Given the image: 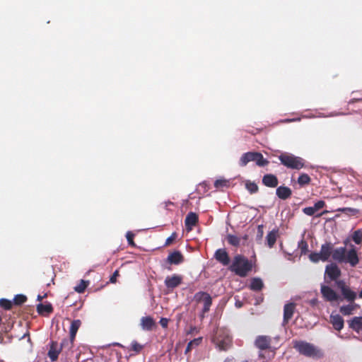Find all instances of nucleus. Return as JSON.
<instances>
[{
    "mask_svg": "<svg viewBox=\"0 0 362 362\" xmlns=\"http://www.w3.org/2000/svg\"><path fill=\"white\" fill-rule=\"evenodd\" d=\"M349 240H344V247H339L332 250V259L339 263L349 264L352 267H356L359 262V257L356 247L351 245L350 248L347 250L346 246L347 245Z\"/></svg>",
    "mask_w": 362,
    "mask_h": 362,
    "instance_id": "nucleus-1",
    "label": "nucleus"
},
{
    "mask_svg": "<svg viewBox=\"0 0 362 362\" xmlns=\"http://www.w3.org/2000/svg\"><path fill=\"white\" fill-rule=\"evenodd\" d=\"M293 348L304 356L320 359L324 357V351L318 346L303 340H295L293 341Z\"/></svg>",
    "mask_w": 362,
    "mask_h": 362,
    "instance_id": "nucleus-2",
    "label": "nucleus"
},
{
    "mask_svg": "<svg viewBox=\"0 0 362 362\" xmlns=\"http://www.w3.org/2000/svg\"><path fill=\"white\" fill-rule=\"evenodd\" d=\"M229 270L240 277H245L252 269V263L243 255H236L228 267Z\"/></svg>",
    "mask_w": 362,
    "mask_h": 362,
    "instance_id": "nucleus-3",
    "label": "nucleus"
},
{
    "mask_svg": "<svg viewBox=\"0 0 362 362\" xmlns=\"http://www.w3.org/2000/svg\"><path fill=\"white\" fill-rule=\"evenodd\" d=\"M278 158L281 163L288 168L300 170L304 167L303 159L292 153H282Z\"/></svg>",
    "mask_w": 362,
    "mask_h": 362,
    "instance_id": "nucleus-4",
    "label": "nucleus"
},
{
    "mask_svg": "<svg viewBox=\"0 0 362 362\" xmlns=\"http://www.w3.org/2000/svg\"><path fill=\"white\" fill-rule=\"evenodd\" d=\"M194 300L197 303H203V308L202 309V313L200 315V317L202 318H204L205 313L209 311L210 308L212 305L211 296L206 292L199 291L194 294Z\"/></svg>",
    "mask_w": 362,
    "mask_h": 362,
    "instance_id": "nucleus-5",
    "label": "nucleus"
},
{
    "mask_svg": "<svg viewBox=\"0 0 362 362\" xmlns=\"http://www.w3.org/2000/svg\"><path fill=\"white\" fill-rule=\"evenodd\" d=\"M341 272L339 267L335 263L327 264L325 267L324 279L325 281L328 282L331 281H339L338 279L341 276Z\"/></svg>",
    "mask_w": 362,
    "mask_h": 362,
    "instance_id": "nucleus-6",
    "label": "nucleus"
},
{
    "mask_svg": "<svg viewBox=\"0 0 362 362\" xmlns=\"http://www.w3.org/2000/svg\"><path fill=\"white\" fill-rule=\"evenodd\" d=\"M336 286L341 291L344 298L347 301L354 302L356 297L357 293L352 291L349 286H348L344 280H339L336 281Z\"/></svg>",
    "mask_w": 362,
    "mask_h": 362,
    "instance_id": "nucleus-7",
    "label": "nucleus"
},
{
    "mask_svg": "<svg viewBox=\"0 0 362 362\" xmlns=\"http://www.w3.org/2000/svg\"><path fill=\"white\" fill-rule=\"evenodd\" d=\"M320 291L323 298L327 301H337L339 298V296L329 286L322 284Z\"/></svg>",
    "mask_w": 362,
    "mask_h": 362,
    "instance_id": "nucleus-8",
    "label": "nucleus"
},
{
    "mask_svg": "<svg viewBox=\"0 0 362 362\" xmlns=\"http://www.w3.org/2000/svg\"><path fill=\"white\" fill-rule=\"evenodd\" d=\"M65 343H67L66 339H64L60 345L59 349H57V342L52 341L50 342V349L48 351L47 355L52 361H55L57 360L59 354L62 351V347L64 346Z\"/></svg>",
    "mask_w": 362,
    "mask_h": 362,
    "instance_id": "nucleus-9",
    "label": "nucleus"
},
{
    "mask_svg": "<svg viewBox=\"0 0 362 362\" xmlns=\"http://www.w3.org/2000/svg\"><path fill=\"white\" fill-rule=\"evenodd\" d=\"M272 338L266 335H259L255 341V345L260 350H266L270 348Z\"/></svg>",
    "mask_w": 362,
    "mask_h": 362,
    "instance_id": "nucleus-10",
    "label": "nucleus"
},
{
    "mask_svg": "<svg viewBox=\"0 0 362 362\" xmlns=\"http://www.w3.org/2000/svg\"><path fill=\"white\" fill-rule=\"evenodd\" d=\"M182 282V277L180 275L173 274L172 276H168L164 284L167 288L173 289L180 286Z\"/></svg>",
    "mask_w": 362,
    "mask_h": 362,
    "instance_id": "nucleus-11",
    "label": "nucleus"
},
{
    "mask_svg": "<svg viewBox=\"0 0 362 362\" xmlns=\"http://www.w3.org/2000/svg\"><path fill=\"white\" fill-rule=\"evenodd\" d=\"M214 258L223 266H227L230 262L228 253L224 248L216 250L214 253Z\"/></svg>",
    "mask_w": 362,
    "mask_h": 362,
    "instance_id": "nucleus-12",
    "label": "nucleus"
},
{
    "mask_svg": "<svg viewBox=\"0 0 362 362\" xmlns=\"http://www.w3.org/2000/svg\"><path fill=\"white\" fill-rule=\"evenodd\" d=\"M214 342L216 344V348H218L220 351H226L230 346L231 339L228 335L222 339L218 334L217 337H216Z\"/></svg>",
    "mask_w": 362,
    "mask_h": 362,
    "instance_id": "nucleus-13",
    "label": "nucleus"
},
{
    "mask_svg": "<svg viewBox=\"0 0 362 362\" xmlns=\"http://www.w3.org/2000/svg\"><path fill=\"white\" fill-rule=\"evenodd\" d=\"M183 261L184 257L182 255V253L178 250H175L170 253L166 259V262L170 264L178 265L183 262Z\"/></svg>",
    "mask_w": 362,
    "mask_h": 362,
    "instance_id": "nucleus-14",
    "label": "nucleus"
},
{
    "mask_svg": "<svg viewBox=\"0 0 362 362\" xmlns=\"http://www.w3.org/2000/svg\"><path fill=\"white\" fill-rule=\"evenodd\" d=\"M198 222V216L194 212H189L186 216L185 220V228L187 231L192 230L193 226Z\"/></svg>",
    "mask_w": 362,
    "mask_h": 362,
    "instance_id": "nucleus-15",
    "label": "nucleus"
},
{
    "mask_svg": "<svg viewBox=\"0 0 362 362\" xmlns=\"http://www.w3.org/2000/svg\"><path fill=\"white\" fill-rule=\"evenodd\" d=\"M333 246L331 243H325L321 245L320 255H322V261L326 262L329 259L331 255H332Z\"/></svg>",
    "mask_w": 362,
    "mask_h": 362,
    "instance_id": "nucleus-16",
    "label": "nucleus"
},
{
    "mask_svg": "<svg viewBox=\"0 0 362 362\" xmlns=\"http://www.w3.org/2000/svg\"><path fill=\"white\" fill-rule=\"evenodd\" d=\"M276 194L279 199L286 200L291 196L292 191L288 187L281 185L276 188Z\"/></svg>",
    "mask_w": 362,
    "mask_h": 362,
    "instance_id": "nucleus-17",
    "label": "nucleus"
},
{
    "mask_svg": "<svg viewBox=\"0 0 362 362\" xmlns=\"http://www.w3.org/2000/svg\"><path fill=\"white\" fill-rule=\"evenodd\" d=\"M330 322L332 324L333 327L337 331H340L344 327V319L339 314H336V315L332 314L330 315Z\"/></svg>",
    "mask_w": 362,
    "mask_h": 362,
    "instance_id": "nucleus-18",
    "label": "nucleus"
},
{
    "mask_svg": "<svg viewBox=\"0 0 362 362\" xmlns=\"http://www.w3.org/2000/svg\"><path fill=\"white\" fill-rule=\"evenodd\" d=\"M262 183L269 187H276L278 185V179L273 174H266L262 177Z\"/></svg>",
    "mask_w": 362,
    "mask_h": 362,
    "instance_id": "nucleus-19",
    "label": "nucleus"
},
{
    "mask_svg": "<svg viewBox=\"0 0 362 362\" xmlns=\"http://www.w3.org/2000/svg\"><path fill=\"white\" fill-rule=\"evenodd\" d=\"M294 312V303H287L284 307V320L283 325L287 323L293 317Z\"/></svg>",
    "mask_w": 362,
    "mask_h": 362,
    "instance_id": "nucleus-20",
    "label": "nucleus"
},
{
    "mask_svg": "<svg viewBox=\"0 0 362 362\" xmlns=\"http://www.w3.org/2000/svg\"><path fill=\"white\" fill-rule=\"evenodd\" d=\"M155 326L153 318L151 316L142 317L141 318V327L144 331H151Z\"/></svg>",
    "mask_w": 362,
    "mask_h": 362,
    "instance_id": "nucleus-21",
    "label": "nucleus"
},
{
    "mask_svg": "<svg viewBox=\"0 0 362 362\" xmlns=\"http://www.w3.org/2000/svg\"><path fill=\"white\" fill-rule=\"evenodd\" d=\"M349 327L357 333L362 331V316L354 317L349 321Z\"/></svg>",
    "mask_w": 362,
    "mask_h": 362,
    "instance_id": "nucleus-22",
    "label": "nucleus"
},
{
    "mask_svg": "<svg viewBox=\"0 0 362 362\" xmlns=\"http://www.w3.org/2000/svg\"><path fill=\"white\" fill-rule=\"evenodd\" d=\"M279 233V228H274L273 230L269 231L266 236L267 245L269 247L272 248L274 247Z\"/></svg>",
    "mask_w": 362,
    "mask_h": 362,
    "instance_id": "nucleus-23",
    "label": "nucleus"
},
{
    "mask_svg": "<svg viewBox=\"0 0 362 362\" xmlns=\"http://www.w3.org/2000/svg\"><path fill=\"white\" fill-rule=\"evenodd\" d=\"M255 151H249L243 153L239 160V165L244 167L247 165L249 162L254 161Z\"/></svg>",
    "mask_w": 362,
    "mask_h": 362,
    "instance_id": "nucleus-24",
    "label": "nucleus"
},
{
    "mask_svg": "<svg viewBox=\"0 0 362 362\" xmlns=\"http://www.w3.org/2000/svg\"><path fill=\"white\" fill-rule=\"evenodd\" d=\"M250 288L254 291H259L264 287V283L261 278L254 277L250 280Z\"/></svg>",
    "mask_w": 362,
    "mask_h": 362,
    "instance_id": "nucleus-25",
    "label": "nucleus"
},
{
    "mask_svg": "<svg viewBox=\"0 0 362 362\" xmlns=\"http://www.w3.org/2000/svg\"><path fill=\"white\" fill-rule=\"evenodd\" d=\"M37 311L39 314L51 313L53 311L52 305L50 303H39L37 305Z\"/></svg>",
    "mask_w": 362,
    "mask_h": 362,
    "instance_id": "nucleus-26",
    "label": "nucleus"
},
{
    "mask_svg": "<svg viewBox=\"0 0 362 362\" xmlns=\"http://www.w3.org/2000/svg\"><path fill=\"white\" fill-rule=\"evenodd\" d=\"M254 162L259 167H264L269 163V161L259 152H255Z\"/></svg>",
    "mask_w": 362,
    "mask_h": 362,
    "instance_id": "nucleus-27",
    "label": "nucleus"
},
{
    "mask_svg": "<svg viewBox=\"0 0 362 362\" xmlns=\"http://www.w3.org/2000/svg\"><path fill=\"white\" fill-rule=\"evenodd\" d=\"M202 338L198 337L191 340L185 349V354H187L192 349L197 347L202 342Z\"/></svg>",
    "mask_w": 362,
    "mask_h": 362,
    "instance_id": "nucleus-28",
    "label": "nucleus"
},
{
    "mask_svg": "<svg viewBox=\"0 0 362 362\" xmlns=\"http://www.w3.org/2000/svg\"><path fill=\"white\" fill-rule=\"evenodd\" d=\"M245 188L250 194H255L257 192L259 189L257 185L254 182H251L250 180H247L245 182Z\"/></svg>",
    "mask_w": 362,
    "mask_h": 362,
    "instance_id": "nucleus-29",
    "label": "nucleus"
},
{
    "mask_svg": "<svg viewBox=\"0 0 362 362\" xmlns=\"http://www.w3.org/2000/svg\"><path fill=\"white\" fill-rule=\"evenodd\" d=\"M226 239L228 243L233 246L238 247L240 245V239L235 235L228 234Z\"/></svg>",
    "mask_w": 362,
    "mask_h": 362,
    "instance_id": "nucleus-30",
    "label": "nucleus"
},
{
    "mask_svg": "<svg viewBox=\"0 0 362 362\" xmlns=\"http://www.w3.org/2000/svg\"><path fill=\"white\" fill-rule=\"evenodd\" d=\"M336 211L344 213L347 216H354L358 212V209L350 207L339 208Z\"/></svg>",
    "mask_w": 362,
    "mask_h": 362,
    "instance_id": "nucleus-31",
    "label": "nucleus"
},
{
    "mask_svg": "<svg viewBox=\"0 0 362 362\" xmlns=\"http://www.w3.org/2000/svg\"><path fill=\"white\" fill-rule=\"evenodd\" d=\"M354 309V307L352 305H344L340 307L339 311L343 315H350Z\"/></svg>",
    "mask_w": 362,
    "mask_h": 362,
    "instance_id": "nucleus-32",
    "label": "nucleus"
},
{
    "mask_svg": "<svg viewBox=\"0 0 362 362\" xmlns=\"http://www.w3.org/2000/svg\"><path fill=\"white\" fill-rule=\"evenodd\" d=\"M310 182V178L309 175L306 173H302L299 175L298 178V183L300 186H303L305 185L308 184Z\"/></svg>",
    "mask_w": 362,
    "mask_h": 362,
    "instance_id": "nucleus-33",
    "label": "nucleus"
},
{
    "mask_svg": "<svg viewBox=\"0 0 362 362\" xmlns=\"http://www.w3.org/2000/svg\"><path fill=\"white\" fill-rule=\"evenodd\" d=\"M88 285V281L81 280L80 284L74 287V291L78 293H82L85 291Z\"/></svg>",
    "mask_w": 362,
    "mask_h": 362,
    "instance_id": "nucleus-34",
    "label": "nucleus"
},
{
    "mask_svg": "<svg viewBox=\"0 0 362 362\" xmlns=\"http://www.w3.org/2000/svg\"><path fill=\"white\" fill-rule=\"evenodd\" d=\"M27 300V297L23 294H17L13 298L14 305H20L24 303Z\"/></svg>",
    "mask_w": 362,
    "mask_h": 362,
    "instance_id": "nucleus-35",
    "label": "nucleus"
},
{
    "mask_svg": "<svg viewBox=\"0 0 362 362\" xmlns=\"http://www.w3.org/2000/svg\"><path fill=\"white\" fill-rule=\"evenodd\" d=\"M352 240L357 245L362 242V231L360 229L355 230L352 235Z\"/></svg>",
    "mask_w": 362,
    "mask_h": 362,
    "instance_id": "nucleus-36",
    "label": "nucleus"
},
{
    "mask_svg": "<svg viewBox=\"0 0 362 362\" xmlns=\"http://www.w3.org/2000/svg\"><path fill=\"white\" fill-rule=\"evenodd\" d=\"M263 235H264L263 225H259L257 226V234H256V237H255V240L257 243L260 244L262 243Z\"/></svg>",
    "mask_w": 362,
    "mask_h": 362,
    "instance_id": "nucleus-37",
    "label": "nucleus"
},
{
    "mask_svg": "<svg viewBox=\"0 0 362 362\" xmlns=\"http://www.w3.org/2000/svg\"><path fill=\"white\" fill-rule=\"evenodd\" d=\"M13 304V300H8L6 298L0 299V306L4 308L5 310H9L11 308Z\"/></svg>",
    "mask_w": 362,
    "mask_h": 362,
    "instance_id": "nucleus-38",
    "label": "nucleus"
},
{
    "mask_svg": "<svg viewBox=\"0 0 362 362\" xmlns=\"http://www.w3.org/2000/svg\"><path fill=\"white\" fill-rule=\"evenodd\" d=\"M322 255H320V252H312L310 255H309V259L311 262H314V263H317L320 260L322 261Z\"/></svg>",
    "mask_w": 362,
    "mask_h": 362,
    "instance_id": "nucleus-39",
    "label": "nucleus"
},
{
    "mask_svg": "<svg viewBox=\"0 0 362 362\" xmlns=\"http://www.w3.org/2000/svg\"><path fill=\"white\" fill-rule=\"evenodd\" d=\"M81 325L80 320H74L71 322L69 331L77 332Z\"/></svg>",
    "mask_w": 362,
    "mask_h": 362,
    "instance_id": "nucleus-40",
    "label": "nucleus"
},
{
    "mask_svg": "<svg viewBox=\"0 0 362 362\" xmlns=\"http://www.w3.org/2000/svg\"><path fill=\"white\" fill-rule=\"evenodd\" d=\"M228 181L225 179H218L214 182V187L216 188L228 187Z\"/></svg>",
    "mask_w": 362,
    "mask_h": 362,
    "instance_id": "nucleus-41",
    "label": "nucleus"
},
{
    "mask_svg": "<svg viewBox=\"0 0 362 362\" xmlns=\"http://www.w3.org/2000/svg\"><path fill=\"white\" fill-rule=\"evenodd\" d=\"M134 234L132 231H128L126 233L127 240L128 244L131 246H135V243L134 242Z\"/></svg>",
    "mask_w": 362,
    "mask_h": 362,
    "instance_id": "nucleus-42",
    "label": "nucleus"
},
{
    "mask_svg": "<svg viewBox=\"0 0 362 362\" xmlns=\"http://www.w3.org/2000/svg\"><path fill=\"white\" fill-rule=\"evenodd\" d=\"M303 212L308 216H313L315 214L316 211L313 206L305 207L304 209H303Z\"/></svg>",
    "mask_w": 362,
    "mask_h": 362,
    "instance_id": "nucleus-43",
    "label": "nucleus"
},
{
    "mask_svg": "<svg viewBox=\"0 0 362 362\" xmlns=\"http://www.w3.org/2000/svg\"><path fill=\"white\" fill-rule=\"evenodd\" d=\"M132 348L136 353H139L143 349V346L139 344L136 341L132 342Z\"/></svg>",
    "mask_w": 362,
    "mask_h": 362,
    "instance_id": "nucleus-44",
    "label": "nucleus"
},
{
    "mask_svg": "<svg viewBox=\"0 0 362 362\" xmlns=\"http://www.w3.org/2000/svg\"><path fill=\"white\" fill-rule=\"evenodd\" d=\"M298 244L300 248L301 254H305L308 250V245L307 243L302 240Z\"/></svg>",
    "mask_w": 362,
    "mask_h": 362,
    "instance_id": "nucleus-45",
    "label": "nucleus"
},
{
    "mask_svg": "<svg viewBox=\"0 0 362 362\" xmlns=\"http://www.w3.org/2000/svg\"><path fill=\"white\" fill-rule=\"evenodd\" d=\"M325 205V202L322 200H320L315 203L313 207L315 209V211H317L320 210V209L323 208Z\"/></svg>",
    "mask_w": 362,
    "mask_h": 362,
    "instance_id": "nucleus-46",
    "label": "nucleus"
},
{
    "mask_svg": "<svg viewBox=\"0 0 362 362\" xmlns=\"http://www.w3.org/2000/svg\"><path fill=\"white\" fill-rule=\"evenodd\" d=\"M176 237L177 233L175 232L173 233L172 235L166 239L165 245H170L175 239Z\"/></svg>",
    "mask_w": 362,
    "mask_h": 362,
    "instance_id": "nucleus-47",
    "label": "nucleus"
},
{
    "mask_svg": "<svg viewBox=\"0 0 362 362\" xmlns=\"http://www.w3.org/2000/svg\"><path fill=\"white\" fill-rule=\"evenodd\" d=\"M119 276L118 271L117 270L115 271L114 273L112 274V275L110 276V281L111 283H115L117 276Z\"/></svg>",
    "mask_w": 362,
    "mask_h": 362,
    "instance_id": "nucleus-48",
    "label": "nucleus"
},
{
    "mask_svg": "<svg viewBox=\"0 0 362 362\" xmlns=\"http://www.w3.org/2000/svg\"><path fill=\"white\" fill-rule=\"evenodd\" d=\"M168 320L167 318H161L160 320V324L163 327H166L168 326Z\"/></svg>",
    "mask_w": 362,
    "mask_h": 362,
    "instance_id": "nucleus-49",
    "label": "nucleus"
},
{
    "mask_svg": "<svg viewBox=\"0 0 362 362\" xmlns=\"http://www.w3.org/2000/svg\"><path fill=\"white\" fill-rule=\"evenodd\" d=\"M341 115V113H330L329 115H325L324 114H320L317 117H334V116H337V115Z\"/></svg>",
    "mask_w": 362,
    "mask_h": 362,
    "instance_id": "nucleus-50",
    "label": "nucleus"
},
{
    "mask_svg": "<svg viewBox=\"0 0 362 362\" xmlns=\"http://www.w3.org/2000/svg\"><path fill=\"white\" fill-rule=\"evenodd\" d=\"M76 333H77V332L69 331V334H70V341H71V344H73V342H74V339H75V337H76Z\"/></svg>",
    "mask_w": 362,
    "mask_h": 362,
    "instance_id": "nucleus-51",
    "label": "nucleus"
},
{
    "mask_svg": "<svg viewBox=\"0 0 362 362\" xmlns=\"http://www.w3.org/2000/svg\"><path fill=\"white\" fill-rule=\"evenodd\" d=\"M263 299H264V298H263V297H262V296H259V297L255 299V301H256V302H255V305H259L260 303H262V302L263 301Z\"/></svg>",
    "mask_w": 362,
    "mask_h": 362,
    "instance_id": "nucleus-52",
    "label": "nucleus"
},
{
    "mask_svg": "<svg viewBox=\"0 0 362 362\" xmlns=\"http://www.w3.org/2000/svg\"><path fill=\"white\" fill-rule=\"evenodd\" d=\"M224 362H236V361H235L234 358H233V357H230V358L228 357V358H226L225 359Z\"/></svg>",
    "mask_w": 362,
    "mask_h": 362,
    "instance_id": "nucleus-53",
    "label": "nucleus"
},
{
    "mask_svg": "<svg viewBox=\"0 0 362 362\" xmlns=\"http://www.w3.org/2000/svg\"><path fill=\"white\" fill-rule=\"evenodd\" d=\"M281 122H284V123H290V122H292V118H287V119H283V120H281Z\"/></svg>",
    "mask_w": 362,
    "mask_h": 362,
    "instance_id": "nucleus-54",
    "label": "nucleus"
},
{
    "mask_svg": "<svg viewBox=\"0 0 362 362\" xmlns=\"http://www.w3.org/2000/svg\"><path fill=\"white\" fill-rule=\"evenodd\" d=\"M47 296V294L45 293L44 296H40V295H38L37 297V300L40 301L42 300L44 298H45Z\"/></svg>",
    "mask_w": 362,
    "mask_h": 362,
    "instance_id": "nucleus-55",
    "label": "nucleus"
},
{
    "mask_svg": "<svg viewBox=\"0 0 362 362\" xmlns=\"http://www.w3.org/2000/svg\"><path fill=\"white\" fill-rule=\"evenodd\" d=\"M315 117L314 115H302L303 118H314Z\"/></svg>",
    "mask_w": 362,
    "mask_h": 362,
    "instance_id": "nucleus-56",
    "label": "nucleus"
},
{
    "mask_svg": "<svg viewBox=\"0 0 362 362\" xmlns=\"http://www.w3.org/2000/svg\"><path fill=\"white\" fill-rule=\"evenodd\" d=\"M235 306H236L237 308H240V307H242L243 303H242V302H240V301H239V300H237V301L235 302Z\"/></svg>",
    "mask_w": 362,
    "mask_h": 362,
    "instance_id": "nucleus-57",
    "label": "nucleus"
},
{
    "mask_svg": "<svg viewBox=\"0 0 362 362\" xmlns=\"http://www.w3.org/2000/svg\"><path fill=\"white\" fill-rule=\"evenodd\" d=\"M301 118H303V117H300L292 118V122H300L301 120Z\"/></svg>",
    "mask_w": 362,
    "mask_h": 362,
    "instance_id": "nucleus-58",
    "label": "nucleus"
},
{
    "mask_svg": "<svg viewBox=\"0 0 362 362\" xmlns=\"http://www.w3.org/2000/svg\"><path fill=\"white\" fill-rule=\"evenodd\" d=\"M272 339H274V341H278L279 339V336H276L275 337H274Z\"/></svg>",
    "mask_w": 362,
    "mask_h": 362,
    "instance_id": "nucleus-59",
    "label": "nucleus"
},
{
    "mask_svg": "<svg viewBox=\"0 0 362 362\" xmlns=\"http://www.w3.org/2000/svg\"><path fill=\"white\" fill-rule=\"evenodd\" d=\"M206 184L205 182H203L202 184L199 185V187H206Z\"/></svg>",
    "mask_w": 362,
    "mask_h": 362,
    "instance_id": "nucleus-60",
    "label": "nucleus"
},
{
    "mask_svg": "<svg viewBox=\"0 0 362 362\" xmlns=\"http://www.w3.org/2000/svg\"><path fill=\"white\" fill-rule=\"evenodd\" d=\"M247 238V235H245L244 236V239H245V240H246Z\"/></svg>",
    "mask_w": 362,
    "mask_h": 362,
    "instance_id": "nucleus-61",
    "label": "nucleus"
},
{
    "mask_svg": "<svg viewBox=\"0 0 362 362\" xmlns=\"http://www.w3.org/2000/svg\"><path fill=\"white\" fill-rule=\"evenodd\" d=\"M243 362H247V361H243Z\"/></svg>",
    "mask_w": 362,
    "mask_h": 362,
    "instance_id": "nucleus-62",
    "label": "nucleus"
}]
</instances>
